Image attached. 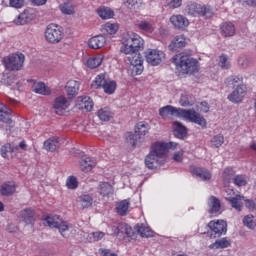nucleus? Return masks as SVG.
<instances>
[{"label":"nucleus","instance_id":"obj_56","mask_svg":"<svg viewBox=\"0 0 256 256\" xmlns=\"http://www.w3.org/2000/svg\"><path fill=\"white\" fill-rule=\"evenodd\" d=\"M66 187H68L69 189H77V187H79V181H77V177H68L66 180Z\"/></svg>","mask_w":256,"mask_h":256},{"label":"nucleus","instance_id":"obj_36","mask_svg":"<svg viewBox=\"0 0 256 256\" xmlns=\"http://www.w3.org/2000/svg\"><path fill=\"white\" fill-rule=\"evenodd\" d=\"M227 247H231V240L227 238H222L216 240L214 243L209 245V249H227Z\"/></svg>","mask_w":256,"mask_h":256},{"label":"nucleus","instance_id":"obj_35","mask_svg":"<svg viewBox=\"0 0 256 256\" xmlns=\"http://www.w3.org/2000/svg\"><path fill=\"white\" fill-rule=\"evenodd\" d=\"M97 14L101 19H113L115 17V12L113 9L106 7V6H101L100 8L97 9Z\"/></svg>","mask_w":256,"mask_h":256},{"label":"nucleus","instance_id":"obj_7","mask_svg":"<svg viewBox=\"0 0 256 256\" xmlns=\"http://www.w3.org/2000/svg\"><path fill=\"white\" fill-rule=\"evenodd\" d=\"M63 36V28L56 24H49L44 32L45 40L47 43H51L52 45L61 43V41H63Z\"/></svg>","mask_w":256,"mask_h":256},{"label":"nucleus","instance_id":"obj_33","mask_svg":"<svg viewBox=\"0 0 256 256\" xmlns=\"http://www.w3.org/2000/svg\"><path fill=\"white\" fill-rule=\"evenodd\" d=\"M59 145V138L57 137H51L48 140L44 141V149L46 151H50L51 153L57 151V149H59Z\"/></svg>","mask_w":256,"mask_h":256},{"label":"nucleus","instance_id":"obj_41","mask_svg":"<svg viewBox=\"0 0 256 256\" xmlns=\"http://www.w3.org/2000/svg\"><path fill=\"white\" fill-rule=\"evenodd\" d=\"M78 203L83 209H87L93 205V198L89 194H83L79 196Z\"/></svg>","mask_w":256,"mask_h":256},{"label":"nucleus","instance_id":"obj_48","mask_svg":"<svg viewBox=\"0 0 256 256\" xmlns=\"http://www.w3.org/2000/svg\"><path fill=\"white\" fill-rule=\"evenodd\" d=\"M223 143H225V137L221 134H218L211 139V147L214 149H219Z\"/></svg>","mask_w":256,"mask_h":256},{"label":"nucleus","instance_id":"obj_44","mask_svg":"<svg viewBox=\"0 0 256 256\" xmlns=\"http://www.w3.org/2000/svg\"><path fill=\"white\" fill-rule=\"evenodd\" d=\"M243 225L248 229H256V218L255 216L248 214L243 218Z\"/></svg>","mask_w":256,"mask_h":256},{"label":"nucleus","instance_id":"obj_40","mask_svg":"<svg viewBox=\"0 0 256 256\" xmlns=\"http://www.w3.org/2000/svg\"><path fill=\"white\" fill-rule=\"evenodd\" d=\"M123 3L125 7L134 11H138V9H141V7L145 5V2H143V0H123Z\"/></svg>","mask_w":256,"mask_h":256},{"label":"nucleus","instance_id":"obj_12","mask_svg":"<svg viewBox=\"0 0 256 256\" xmlns=\"http://www.w3.org/2000/svg\"><path fill=\"white\" fill-rule=\"evenodd\" d=\"M226 193L228 194L225 196V199L231 205L232 209H235V211L238 212L243 211V201H245V196L239 194L235 195V192H233L231 189H227Z\"/></svg>","mask_w":256,"mask_h":256},{"label":"nucleus","instance_id":"obj_10","mask_svg":"<svg viewBox=\"0 0 256 256\" xmlns=\"http://www.w3.org/2000/svg\"><path fill=\"white\" fill-rule=\"evenodd\" d=\"M145 59L149 65L157 67L161 65L165 59V52L159 49H147L145 51Z\"/></svg>","mask_w":256,"mask_h":256},{"label":"nucleus","instance_id":"obj_45","mask_svg":"<svg viewBox=\"0 0 256 256\" xmlns=\"http://www.w3.org/2000/svg\"><path fill=\"white\" fill-rule=\"evenodd\" d=\"M120 237H133V228L125 223H120Z\"/></svg>","mask_w":256,"mask_h":256},{"label":"nucleus","instance_id":"obj_50","mask_svg":"<svg viewBox=\"0 0 256 256\" xmlns=\"http://www.w3.org/2000/svg\"><path fill=\"white\" fill-rule=\"evenodd\" d=\"M105 83H107V78L105 77V74H99L93 81L92 87L99 89V87H103Z\"/></svg>","mask_w":256,"mask_h":256},{"label":"nucleus","instance_id":"obj_13","mask_svg":"<svg viewBox=\"0 0 256 256\" xmlns=\"http://www.w3.org/2000/svg\"><path fill=\"white\" fill-rule=\"evenodd\" d=\"M97 167V160L91 156H82L79 161V169L83 173H91Z\"/></svg>","mask_w":256,"mask_h":256},{"label":"nucleus","instance_id":"obj_64","mask_svg":"<svg viewBox=\"0 0 256 256\" xmlns=\"http://www.w3.org/2000/svg\"><path fill=\"white\" fill-rule=\"evenodd\" d=\"M242 5L248 7H256V0H239Z\"/></svg>","mask_w":256,"mask_h":256},{"label":"nucleus","instance_id":"obj_49","mask_svg":"<svg viewBox=\"0 0 256 256\" xmlns=\"http://www.w3.org/2000/svg\"><path fill=\"white\" fill-rule=\"evenodd\" d=\"M59 9L63 15H74L75 14V7H73V5H71V4H67V3L61 4L59 6Z\"/></svg>","mask_w":256,"mask_h":256},{"label":"nucleus","instance_id":"obj_46","mask_svg":"<svg viewBox=\"0 0 256 256\" xmlns=\"http://www.w3.org/2000/svg\"><path fill=\"white\" fill-rule=\"evenodd\" d=\"M191 99V95H189L187 92L182 93L179 100L181 107H191V105H193V100Z\"/></svg>","mask_w":256,"mask_h":256},{"label":"nucleus","instance_id":"obj_23","mask_svg":"<svg viewBox=\"0 0 256 256\" xmlns=\"http://www.w3.org/2000/svg\"><path fill=\"white\" fill-rule=\"evenodd\" d=\"M0 121L11 125L13 120L11 119V109L7 108L3 103L0 102Z\"/></svg>","mask_w":256,"mask_h":256},{"label":"nucleus","instance_id":"obj_61","mask_svg":"<svg viewBox=\"0 0 256 256\" xmlns=\"http://www.w3.org/2000/svg\"><path fill=\"white\" fill-rule=\"evenodd\" d=\"M91 237H93V241H101L103 237H105V233L98 231V232H92L90 233Z\"/></svg>","mask_w":256,"mask_h":256},{"label":"nucleus","instance_id":"obj_26","mask_svg":"<svg viewBox=\"0 0 256 256\" xmlns=\"http://www.w3.org/2000/svg\"><path fill=\"white\" fill-rule=\"evenodd\" d=\"M32 90L38 95H51V88L43 82H34Z\"/></svg>","mask_w":256,"mask_h":256},{"label":"nucleus","instance_id":"obj_32","mask_svg":"<svg viewBox=\"0 0 256 256\" xmlns=\"http://www.w3.org/2000/svg\"><path fill=\"white\" fill-rule=\"evenodd\" d=\"M17 187L15 186V182H7L2 184L0 193L1 195H4L5 197H11L13 193H15Z\"/></svg>","mask_w":256,"mask_h":256},{"label":"nucleus","instance_id":"obj_1","mask_svg":"<svg viewBox=\"0 0 256 256\" xmlns=\"http://www.w3.org/2000/svg\"><path fill=\"white\" fill-rule=\"evenodd\" d=\"M159 115L162 119H167L169 117H179L184 119V121H189V123H195L205 129L207 127V120L200 113L195 111V109H183L177 108L175 106L167 105L159 109Z\"/></svg>","mask_w":256,"mask_h":256},{"label":"nucleus","instance_id":"obj_57","mask_svg":"<svg viewBox=\"0 0 256 256\" xmlns=\"http://www.w3.org/2000/svg\"><path fill=\"white\" fill-rule=\"evenodd\" d=\"M233 175H235V171L233 170V168H226L222 174L224 183H229Z\"/></svg>","mask_w":256,"mask_h":256},{"label":"nucleus","instance_id":"obj_43","mask_svg":"<svg viewBox=\"0 0 256 256\" xmlns=\"http://www.w3.org/2000/svg\"><path fill=\"white\" fill-rule=\"evenodd\" d=\"M103 31L108 35H115L119 31V24L107 22L103 25Z\"/></svg>","mask_w":256,"mask_h":256},{"label":"nucleus","instance_id":"obj_63","mask_svg":"<svg viewBox=\"0 0 256 256\" xmlns=\"http://www.w3.org/2000/svg\"><path fill=\"white\" fill-rule=\"evenodd\" d=\"M100 255L102 256H117V253L109 249H100Z\"/></svg>","mask_w":256,"mask_h":256},{"label":"nucleus","instance_id":"obj_55","mask_svg":"<svg viewBox=\"0 0 256 256\" xmlns=\"http://www.w3.org/2000/svg\"><path fill=\"white\" fill-rule=\"evenodd\" d=\"M129 73L132 77H136V75H141V73H143V64L130 65Z\"/></svg>","mask_w":256,"mask_h":256},{"label":"nucleus","instance_id":"obj_21","mask_svg":"<svg viewBox=\"0 0 256 256\" xmlns=\"http://www.w3.org/2000/svg\"><path fill=\"white\" fill-rule=\"evenodd\" d=\"M137 27L140 31H145V33H153L155 31V21L151 18L139 20Z\"/></svg>","mask_w":256,"mask_h":256},{"label":"nucleus","instance_id":"obj_51","mask_svg":"<svg viewBox=\"0 0 256 256\" xmlns=\"http://www.w3.org/2000/svg\"><path fill=\"white\" fill-rule=\"evenodd\" d=\"M15 149H18V147H13L9 143L4 144L0 149L2 157L7 159V153H14Z\"/></svg>","mask_w":256,"mask_h":256},{"label":"nucleus","instance_id":"obj_37","mask_svg":"<svg viewBox=\"0 0 256 256\" xmlns=\"http://www.w3.org/2000/svg\"><path fill=\"white\" fill-rule=\"evenodd\" d=\"M97 117L100 121H111L113 119V112H111V108L104 107L98 110Z\"/></svg>","mask_w":256,"mask_h":256},{"label":"nucleus","instance_id":"obj_8","mask_svg":"<svg viewBox=\"0 0 256 256\" xmlns=\"http://www.w3.org/2000/svg\"><path fill=\"white\" fill-rule=\"evenodd\" d=\"M44 225H48V227H51L52 229H58L60 235L63 237L65 236V232L68 229H71V225L67 223V221H64L63 218L59 215H49L44 219Z\"/></svg>","mask_w":256,"mask_h":256},{"label":"nucleus","instance_id":"obj_18","mask_svg":"<svg viewBox=\"0 0 256 256\" xmlns=\"http://www.w3.org/2000/svg\"><path fill=\"white\" fill-rule=\"evenodd\" d=\"M19 219L26 225H33L35 223V211L31 208H25L20 211Z\"/></svg>","mask_w":256,"mask_h":256},{"label":"nucleus","instance_id":"obj_17","mask_svg":"<svg viewBox=\"0 0 256 256\" xmlns=\"http://www.w3.org/2000/svg\"><path fill=\"white\" fill-rule=\"evenodd\" d=\"M170 23H172L175 29H185L186 27H189V19L181 14L172 15L170 17Z\"/></svg>","mask_w":256,"mask_h":256},{"label":"nucleus","instance_id":"obj_28","mask_svg":"<svg viewBox=\"0 0 256 256\" xmlns=\"http://www.w3.org/2000/svg\"><path fill=\"white\" fill-rule=\"evenodd\" d=\"M220 31L223 37H233L235 35V25L231 22H225L221 25Z\"/></svg>","mask_w":256,"mask_h":256},{"label":"nucleus","instance_id":"obj_15","mask_svg":"<svg viewBox=\"0 0 256 256\" xmlns=\"http://www.w3.org/2000/svg\"><path fill=\"white\" fill-rule=\"evenodd\" d=\"M190 173L200 181H210L211 179V172L207 168L191 166Z\"/></svg>","mask_w":256,"mask_h":256},{"label":"nucleus","instance_id":"obj_25","mask_svg":"<svg viewBox=\"0 0 256 256\" xmlns=\"http://www.w3.org/2000/svg\"><path fill=\"white\" fill-rule=\"evenodd\" d=\"M225 85L233 88V87H244L243 86V77L237 75L228 76L225 80Z\"/></svg>","mask_w":256,"mask_h":256},{"label":"nucleus","instance_id":"obj_39","mask_svg":"<svg viewBox=\"0 0 256 256\" xmlns=\"http://www.w3.org/2000/svg\"><path fill=\"white\" fill-rule=\"evenodd\" d=\"M136 231L142 236V237H153V230L146 224H137L136 225Z\"/></svg>","mask_w":256,"mask_h":256},{"label":"nucleus","instance_id":"obj_22","mask_svg":"<svg viewBox=\"0 0 256 256\" xmlns=\"http://www.w3.org/2000/svg\"><path fill=\"white\" fill-rule=\"evenodd\" d=\"M79 82L77 80H69L66 83L65 89L68 97H76L79 93Z\"/></svg>","mask_w":256,"mask_h":256},{"label":"nucleus","instance_id":"obj_9","mask_svg":"<svg viewBox=\"0 0 256 256\" xmlns=\"http://www.w3.org/2000/svg\"><path fill=\"white\" fill-rule=\"evenodd\" d=\"M187 13L192 17H206L210 19L213 17V10L210 6H202L201 4L191 3L187 6Z\"/></svg>","mask_w":256,"mask_h":256},{"label":"nucleus","instance_id":"obj_19","mask_svg":"<svg viewBox=\"0 0 256 256\" xmlns=\"http://www.w3.org/2000/svg\"><path fill=\"white\" fill-rule=\"evenodd\" d=\"M69 107V101L65 96H59L54 101V112L56 115H61Z\"/></svg>","mask_w":256,"mask_h":256},{"label":"nucleus","instance_id":"obj_62","mask_svg":"<svg viewBox=\"0 0 256 256\" xmlns=\"http://www.w3.org/2000/svg\"><path fill=\"white\" fill-rule=\"evenodd\" d=\"M183 150H180L176 153H174L173 159L174 161H177V163H181L183 161Z\"/></svg>","mask_w":256,"mask_h":256},{"label":"nucleus","instance_id":"obj_53","mask_svg":"<svg viewBox=\"0 0 256 256\" xmlns=\"http://www.w3.org/2000/svg\"><path fill=\"white\" fill-rule=\"evenodd\" d=\"M155 145L164 148V157L167 159V150L177 149L178 144L176 142H169V143H156Z\"/></svg>","mask_w":256,"mask_h":256},{"label":"nucleus","instance_id":"obj_2","mask_svg":"<svg viewBox=\"0 0 256 256\" xmlns=\"http://www.w3.org/2000/svg\"><path fill=\"white\" fill-rule=\"evenodd\" d=\"M145 45V40L135 32H126L122 36V46L120 47L121 53L124 55H133L139 53Z\"/></svg>","mask_w":256,"mask_h":256},{"label":"nucleus","instance_id":"obj_54","mask_svg":"<svg viewBox=\"0 0 256 256\" xmlns=\"http://www.w3.org/2000/svg\"><path fill=\"white\" fill-rule=\"evenodd\" d=\"M130 55H133L132 57H129L130 65H143V57H141L140 53L136 52Z\"/></svg>","mask_w":256,"mask_h":256},{"label":"nucleus","instance_id":"obj_38","mask_svg":"<svg viewBox=\"0 0 256 256\" xmlns=\"http://www.w3.org/2000/svg\"><path fill=\"white\" fill-rule=\"evenodd\" d=\"M187 45V41L185 40V36L179 35L174 38V40L169 45L170 49H181L182 47H185Z\"/></svg>","mask_w":256,"mask_h":256},{"label":"nucleus","instance_id":"obj_29","mask_svg":"<svg viewBox=\"0 0 256 256\" xmlns=\"http://www.w3.org/2000/svg\"><path fill=\"white\" fill-rule=\"evenodd\" d=\"M209 213L211 215H215V213H219L221 211V202L217 197L211 196L208 200Z\"/></svg>","mask_w":256,"mask_h":256},{"label":"nucleus","instance_id":"obj_30","mask_svg":"<svg viewBox=\"0 0 256 256\" xmlns=\"http://www.w3.org/2000/svg\"><path fill=\"white\" fill-rule=\"evenodd\" d=\"M104 56L101 54L94 55L88 58L86 65L89 69H97L100 67L101 63H103Z\"/></svg>","mask_w":256,"mask_h":256},{"label":"nucleus","instance_id":"obj_31","mask_svg":"<svg viewBox=\"0 0 256 256\" xmlns=\"http://www.w3.org/2000/svg\"><path fill=\"white\" fill-rule=\"evenodd\" d=\"M174 135L178 139H183L187 135V127H185L181 122H173Z\"/></svg>","mask_w":256,"mask_h":256},{"label":"nucleus","instance_id":"obj_20","mask_svg":"<svg viewBox=\"0 0 256 256\" xmlns=\"http://www.w3.org/2000/svg\"><path fill=\"white\" fill-rule=\"evenodd\" d=\"M107 45V39L103 35H97L89 39L88 47L90 49H102Z\"/></svg>","mask_w":256,"mask_h":256},{"label":"nucleus","instance_id":"obj_27","mask_svg":"<svg viewBox=\"0 0 256 256\" xmlns=\"http://www.w3.org/2000/svg\"><path fill=\"white\" fill-rule=\"evenodd\" d=\"M131 207V201L129 199H124L117 204L116 211L121 217H125L129 213V208Z\"/></svg>","mask_w":256,"mask_h":256},{"label":"nucleus","instance_id":"obj_11","mask_svg":"<svg viewBox=\"0 0 256 256\" xmlns=\"http://www.w3.org/2000/svg\"><path fill=\"white\" fill-rule=\"evenodd\" d=\"M208 227L211 231V239L221 237V235H225V233H227V222L224 220L210 221L208 223Z\"/></svg>","mask_w":256,"mask_h":256},{"label":"nucleus","instance_id":"obj_34","mask_svg":"<svg viewBox=\"0 0 256 256\" xmlns=\"http://www.w3.org/2000/svg\"><path fill=\"white\" fill-rule=\"evenodd\" d=\"M98 193L102 197H110L113 195V186L109 182H101L98 186Z\"/></svg>","mask_w":256,"mask_h":256},{"label":"nucleus","instance_id":"obj_14","mask_svg":"<svg viewBox=\"0 0 256 256\" xmlns=\"http://www.w3.org/2000/svg\"><path fill=\"white\" fill-rule=\"evenodd\" d=\"M245 95H247V88L245 86H238L228 95V100L231 103H242Z\"/></svg>","mask_w":256,"mask_h":256},{"label":"nucleus","instance_id":"obj_52","mask_svg":"<svg viewBox=\"0 0 256 256\" xmlns=\"http://www.w3.org/2000/svg\"><path fill=\"white\" fill-rule=\"evenodd\" d=\"M233 183L237 187H245V185H247V176L237 175L233 178Z\"/></svg>","mask_w":256,"mask_h":256},{"label":"nucleus","instance_id":"obj_5","mask_svg":"<svg viewBox=\"0 0 256 256\" xmlns=\"http://www.w3.org/2000/svg\"><path fill=\"white\" fill-rule=\"evenodd\" d=\"M149 129V124L146 122L137 123L134 128V134L132 132H127L125 134L126 142L128 145H131V147H135L137 143H139V141H141V139H143V137L149 133Z\"/></svg>","mask_w":256,"mask_h":256},{"label":"nucleus","instance_id":"obj_16","mask_svg":"<svg viewBox=\"0 0 256 256\" xmlns=\"http://www.w3.org/2000/svg\"><path fill=\"white\" fill-rule=\"evenodd\" d=\"M33 19H35V12H33V9H27L20 13L17 18L14 19L13 23L15 25H27V23L33 21Z\"/></svg>","mask_w":256,"mask_h":256},{"label":"nucleus","instance_id":"obj_47","mask_svg":"<svg viewBox=\"0 0 256 256\" xmlns=\"http://www.w3.org/2000/svg\"><path fill=\"white\" fill-rule=\"evenodd\" d=\"M218 65L221 69H231V62L229 56L222 54L219 56Z\"/></svg>","mask_w":256,"mask_h":256},{"label":"nucleus","instance_id":"obj_3","mask_svg":"<svg viewBox=\"0 0 256 256\" xmlns=\"http://www.w3.org/2000/svg\"><path fill=\"white\" fill-rule=\"evenodd\" d=\"M172 63H174L178 71H181L187 75L197 73V71H199V61L183 53L176 54L172 58Z\"/></svg>","mask_w":256,"mask_h":256},{"label":"nucleus","instance_id":"obj_60","mask_svg":"<svg viewBox=\"0 0 256 256\" xmlns=\"http://www.w3.org/2000/svg\"><path fill=\"white\" fill-rule=\"evenodd\" d=\"M244 201L247 209H249L250 211H256V199L253 201L244 198Z\"/></svg>","mask_w":256,"mask_h":256},{"label":"nucleus","instance_id":"obj_4","mask_svg":"<svg viewBox=\"0 0 256 256\" xmlns=\"http://www.w3.org/2000/svg\"><path fill=\"white\" fill-rule=\"evenodd\" d=\"M166 161L165 148L153 144L150 153L145 159L146 167H148V169H157V165H165Z\"/></svg>","mask_w":256,"mask_h":256},{"label":"nucleus","instance_id":"obj_42","mask_svg":"<svg viewBox=\"0 0 256 256\" xmlns=\"http://www.w3.org/2000/svg\"><path fill=\"white\" fill-rule=\"evenodd\" d=\"M102 89H104V93L107 95H113L117 89V82L113 80H107L104 86H102Z\"/></svg>","mask_w":256,"mask_h":256},{"label":"nucleus","instance_id":"obj_6","mask_svg":"<svg viewBox=\"0 0 256 256\" xmlns=\"http://www.w3.org/2000/svg\"><path fill=\"white\" fill-rule=\"evenodd\" d=\"M2 63L8 71H21L25 65V54L17 52L3 58Z\"/></svg>","mask_w":256,"mask_h":256},{"label":"nucleus","instance_id":"obj_24","mask_svg":"<svg viewBox=\"0 0 256 256\" xmlns=\"http://www.w3.org/2000/svg\"><path fill=\"white\" fill-rule=\"evenodd\" d=\"M78 105L80 109H85L86 111H93L94 103L89 96L78 97Z\"/></svg>","mask_w":256,"mask_h":256},{"label":"nucleus","instance_id":"obj_59","mask_svg":"<svg viewBox=\"0 0 256 256\" xmlns=\"http://www.w3.org/2000/svg\"><path fill=\"white\" fill-rule=\"evenodd\" d=\"M10 7H14L15 9H21L23 5H25V0H10Z\"/></svg>","mask_w":256,"mask_h":256},{"label":"nucleus","instance_id":"obj_58","mask_svg":"<svg viewBox=\"0 0 256 256\" xmlns=\"http://www.w3.org/2000/svg\"><path fill=\"white\" fill-rule=\"evenodd\" d=\"M183 5V0H166V7L169 9H179Z\"/></svg>","mask_w":256,"mask_h":256}]
</instances>
